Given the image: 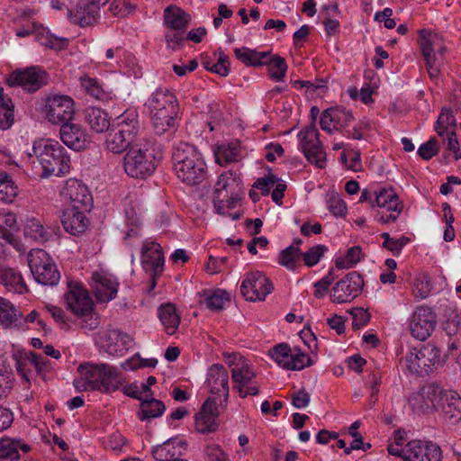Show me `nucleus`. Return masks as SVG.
Listing matches in <instances>:
<instances>
[{"mask_svg": "<svg viewBox=\"0 0 461 461\" xmlns=\"http://www.w3.org/2000/svg\"><path fill=\"white\" fill-rule=\"evenodd\" d=\"M292 353L293 350L285 343H280L270 350L271 357L278 364V366L285 369H287L289 366L288 362L290 360V357H292Z\"/></svg>", "mask_w": 461, "mask_h": 461, "instance_id": "48", "label": "nucleus"}, {"mask_svg": "<svg viewBox=\"0 0 461 461\" xmlns=\"http://www.w3.org/2000/svg\"><path fill=\"white\" fill-rule=\"evenodd\" d=\"M207 384L211 393L222 395L223 402H227L230 391L229 374L222 365L214 364L208 369Z\"/></svg>", "mask_w": 461, "mask_h": 461, "instance_id": "23", "label": "nucleus"}, {"mask_svg": "<svg viewBox=\"0 0 461 461\" xmlns=\"http://www.w3.org/2000/svg\"><path fill=\"white\" fill-rule=\"evenodd\" d=\"M79 376L73 384L78 392L99 391L109 393L116 391L122 384V378L116 367L107 364L83 363L77 367Z\"/></svg>", "mask_w": 461, "mask_h": 461, "instance_id": "1", "label": "nucleus"}, {"mask_svg": "<svg viewBox=\"0 0 461 461\" xmlns=\"http://www.w3.org/2000/svg\"><path fill=\"white\" fill-rule=\"evenodd\" d=\"M228 301H230L229 294L224 290L217 289L206 298L205 303L210 310L220 311Z\"/></svg>", "mask_w": 461, "mask_h": 461, "instance_id": "55", "label": "nucleus"}, {"mask_svg": "<svg viewBox=\"0 0 461 461\" xmlns=\"http://www.w3.org/2000/svg\"><path fill=\"white\" fill-rule=\"evenodd\" d=\"M211 72L218 74L221 77H227L230 72V59L223 52H220L218 60L212 65Z\"/></svg>", "mask_w": 461, "mask_h": 461, "instance_id": "63", "label": "nucleus"}, {"mask_svg": "<svg viewBox=\"0 0 461 461\" xmlns=\"http://www.w3.org/2000/svg\"><path fill=\"white\" fill-rule=\"evenodd\" d=\"M227 363L230 367L233 390H237L241 398L248 395H258V385L253 381L256 376L248 360L242 356L233 353L229 355Z\"/></svg>", "mask_w": 461, "mask_h": 461, "instance_id": "7", "label": "nucleus"}, {"mask_svg": "<svg viewBox=\"0 0 461 461\" xmlns=\"http://www.w3.org/2000/svg\"><path fill=\"white\" fill-rule=\"evenodd\" d=\"M42 167V176H61L70 171L71 160L67 149L57 140L35 142L32 148Z\"/></svg>", "mask_w": 461, "mask_h": 461, "instance_id": "5", "label": "nucleus"}, {"mask_svg": "<svg viewBox=\"0 0 461 461\" xmlns=\"http://www.w3.org/2000/svg\"><path fill=\"white\" fill-rule=\"evenodd\" d=\"M191 16L176 6H167L164 10V23L167 29L186 30Z\"/></svg>", "mask_w": 461, "mask_h": 461, "instance_id": "32", "label": "nucleus"}, {"mask_svg": "<svg viewBox=\"0 0 461 461\" xmlns=\"http://www.w3.org/2000/svg\"><path fill=\"white\" fill-rule=\"evenodd\" d=\"M14 122V104L11 98L5 97L0 87V130L9 129Z\"/></svg>", "mask_w": 461, "mask_h": 461, "instance_id": "39", "label": "nucleus"}, {"mask_svg": "<svg viewBox=\"0 0 461 461\" xmlns=\"http://www.w3.org/2000/svg\"><path fill=\"white\" fill-rule=\"evenodd\" d=\"M186 30L167 29L165 32V39L168 48L178 50L184 46L186 37H185Z\"/></svg>", "mask_w": 461, "mask_h": 461, "instance_id": "51", "label": "nucleus"}, {"mask_svg": "<svg viewBox=\"0 0 461 461\" xmlns=\"http://www.w3.org/2000/svg\"><path fill=\"white\" fill-rule=\"evenodd\" d=\"M351 315L353 318L352 327L354 330H358L368 323L370 321V313L367 310L363 308H355L351 311Z\"/></svg>", "mask_w": 461, "mask_h": 461, "instance_id": "62", "label": "nucleus"}, {"mask_svg": "<svg viewBox=\"0 0 461 461\" xmlns=\"http://www.w3.org/2000/svg\"><path fill=\"white\" fill-rule=\"evenodd\" d=\"M153 142L140 139L127 150L123 157V169L132 178L145 179L151 176L156 167V155Z\"/></svg>", "mask_w": 461, "mask_h": 461, "instance_id": "6", "label": "nucleus"}, {"mask_svg": "<svg viewBox=\"0 0 461 461\" xmlns=\"http://www.w3.org/2000/svg\"><path fill=\"white\" fill-rule=\"evenodd\" d=\"M236 58L246 66H264L267 63V51L258 52L249 48H238L234 50Z\"/></svg>", "mask_w": 461, "mask_h": 461, "instance_id": "38", "label": "nucleus"}, {"mask_svg": "<svg viewBox=\"0 0 461 461\" xmlns=\"http://www.w3.org/2000/svg\"><path fill=\"white\" fill-rule=\"evenodd\" d=\"M24 234L34 240L45 242L47 241L51 233L42 225L41 221L36 218L27 220Z\"/></svg>", "mask_w": 461, "mask_h": 461, "instance_id": "40", "label": "nucleus"}, {"mask_svg": "<svg viewBox=\"0 0 461 461\" xmlns=\"http://www.w3.org/2000/svg\"><path fill=\"white\" fill-rule=\"evenodd\" d=\"M363 286V277L356 271L350 272L332 287L330 300L336 303H350L362 293Z\"/></svg>", "mask_w": 461, "mask_h": 461, "instance_id": "12", "label": "nucleus"}, {"mask_svg": "<svg viewBox=\"0 0 461 461\" xmlns=\"http://www.w3.org/2000/svg\"><path fill=\"white\" fill-rule=\"evenodd\" d=\"M17 194V187L14 185L13 181H7L4 184L0 183V199L6 202L12 203L14 198Z\"/></svg>", "mask_w": 461, "mask_h": 461, "instance_id": "64", "label": "nucleus"}, {"mask_svg": "<svg viewBox=\"0 0 461 461\" xmlns=\"http://www.w3.org/2000/svg\"><path fill=\"white\" fill-rule=\"evenodd\" d=\"M234 185H238V183L232 172L228 171L220 175L214 187V198L227 197L232 192Z\"/></svg>", "mask_w": 461, "mask_h": 461, "instance_id": "42", "label": "nucleus"}, {"mask_svg": "<svg viewBox=\"0 0 461 461\" xmlns=\"http://www.w3.org/2000/svg\"><path fill=\"white\" fill-rule=\"evenodd\" d=\"M31 447L18 439L2 438L0 440V460L19 461L20 451L27 453Z\"/></svg>", "mask_w": 461, "mask_h": 461, "instance_id": "31", "label": "nucleus"}, {"mask_svg": "<svg viewBox=\"0 0 461 461\" xmlns=\"http://www.w3.org/2000/svg\"><path fill=\"white\" fill-rule=\"evenodd\" d=\"M120 330L108 327L100 330L95 335V341L101 348L110 355H118Z\"/></svg>", "mask_w": 461, "mask_h": 461, "instance_id": "27", "label": "nucleus"}, {"mask_svg": "<svg viewBox=\"0 0 461 461\" xmlns=\"http://www.w3.org/2000/svg\"><path fill=\"white\" fill-rule=\"evenodd\" d=\"M100 8L91 4L90 2L86 4L81 11H77L79 14V20L81 26H86L94 23L99 17Z\"/></svg>", "mask_w": 461, "mask_h": 461, "instance_id": "50", "label": "nucleus"}, {"mask_svg": "<svg viewBox=\"0 0 461 461\" xmlns=\"http://www.w3.org/2000/svg\"><path fill=\"white\" fill-rule=\"evenodd\" d=\"M46 119L51 123L61 125L72 120L75 110L74 101L68 95H53L46 100Z\"/></svg>", "mask_w": 461, "mask_h": 461, "instance_id": "15", "label": "nucleus"}, {"mask_svg": "<svg viewBox=\"0 0 461 461\" xmlns=\"http://www.w3.org/2000/svg\"><path fill=\"white\" fill-rule=\"evenodd\" d=\"M327 249L325 245H316L309 249L306 252L301 253V258L307 267H313L320 261Z\"/></svg>", "mask_w": 461, "mask_h": 461, "instance_id": "56", "label": "nucleus"}, {"mask_svg": "<svg viewBox=\"0 0 461 461\" xmlns=\"http://www.w3.org/2000/svg\"><path fill=\"white\" fill-rule=\"evenodd\" d=\"M363 258L362 249L359 246H354L348 249L344 257L338 258L335 261L338 269H348L358 263Z\"/></svg>", "mask_w": 461, "mask_h": 461, "instance_id": "44", "label": "nucleus"}, {"mask_svg": "<svg viewBox=\"0 0 461 461\" xmlns=\"http://www.w3.org/2000/svg\"><path fill=\"white\" fill-rule=\"evenodd\" d=\"M80 84L85 91L96 100L104 101L107 99V94L96 79L85 76L80 77Z\"/></svg>", "mask_w": 461, "mask_h": 461, "instance_id": "47", "label": "nucleus"}, {"mask_svg": "<svg viewBox=\"0 0 461 461\" xmlns=\"http://www.w3.org/2000/svg\"><path fill=\"white\" fill-rule=\"evenodd\" d=\"M300 149L307 160L320 168L325 167L326 153L319 140V132L314 123L303 128L298 133Z\"/></svg>", "mask_w": 461, "mask_h": 461, "instance_id": "10", "label": "nucleus"}, {"mask_svg": "<svg viewBox=\"0 0 461 461\" xmlns=\"http://www.w3.org/2000/svg\"><path fill=\"white\" fill-rule=\"evenodd\" d=\"M406 366L411 373L420 376L428 375L440 363V350L428 343L420 348H413L406 355Z\"/></svg>", "mask_w": 461, "mask_h": 461, "instance_id": "8", "label": "nucleus"}, {"mask_svg": "<svg viewBox=\"0 0 461 461\" xmlns=\"http://www.w3.org/2000/svg\"><path fill=\"white\" fill-rule=\"evenodd\" d=\"M172 160L176 176L183 183L197 185L206 178V164L195 147L180 142L174 149Z\"/></svg>", "mask_w": 461, "mask_h": 461, "instance_id": "3", "label": "nucleus"}, {"mask_svg": "<svg viewBox=\"0 0 461 461\" xmlns=\"http://www.w3.org/2000/svg\"><path fill=\"white\" fill-rule=\"evenodd\" d=\"M375 203L382 210H386L387 212L401 213L402 210L399 197L392 188L383 187L375 191V199L372 206H374Z\"/></svg>", "mask_w": 461, "mask_h": 461, "instance_id": "34", "label": "nucleus"}, {"mask_svg": "<svg viewBox=\"0 0 461 461\" xmlns=\"http://www.w3.org/2000/svg\"><path fill=\"white\" fill-rule=\"evenodd\" d=\"M406 461H441L442 451L430 441L411 440L405 445Z\"/></svg>", "mask_w": 461, "mask_h": 461, "instance_id": "19", "label": "nucleus"}, {"mask_svg": "<svg viewBox=\"0 0 461 461\" xmlns=\"http://www.w3.org/2000/svg\"><path fill=\"white\" fill-rule=\"evenodd\" d=\"M439 150L438 143L435 138H431L418 149V155L425 160L432 158Z\"/></svg>", "mask_w": 461, "mask_h": 461, "instance_id": "60", "label": "nucleus"}, {"mask_svg": "<svg viewBox=\"0 0 461 461\" xmlns=\"http://www.w3.org/2000/svg\"><path fill=\"white\" fill-rule=\"evenodd\" d=\"M455 124L456 122L451 110L443 108L436 122L435 130L439 136H443L447 131H450L448 127H454Z\"/></svg>", "mask_w": 461, "mask_h": 461, "instance_id": "49", "label": "nucleus"}, {"mask_svg": "<svg viewBox=\"0 0 461 461\" xmlns=\"http://www.w3.org/2000/svg\"><path fill=\"white\" fill-rule=\"evenodd\" d=\"M419 45L422 54L447 50L442 37L436 32L428 29L419 31Z\"/></svg>", "mask_w": 461, "mask_h": 461, "instance_id": "29", "label": "nucleus"}, {"mask_svg": "<svg viewBox=\"0 0 461 461\" xmlns=\"http://www.w3.org/2000/svg\"><path fill=\"white\" fill-rule=\"evenodd\" d=\"M64 194L69 200L68 209H81L90 211L93 205V197L88 187L81 181L70 178L66 182Z\"/></svg>", "mask_w": 461, "mask_h": 461, "instance_id": "18", "label": "nucleus"}, {"mask_svg": "<svg viewBox=\"0 0 461 461\" xmlns=\"http://www.w3.org/2000/svg\"><path fill=\"white\" fill-rule=\"evenodd\" d=\"M153 129L158 135L174 131L177 127L179 111L176 95L167 89L158 88L146 103Z\"/></svg>", "mask_w": 461, "mask_h": 461, "instance_id": "2", "label": "nucleus"}, {"mask_svg": "<svg viewBox=\"0 0 461 461\" xmlns=\"http://www.w3.org/2000/svg\"><path fill=\"white\" fill-rule=\"evenodd\" d=\"M277 181L278 177L276 175L268 174L265 177L258 178L255 181L253 187L260 190L263 195H268L271 187L274 186Z\"/></svg>", "mask_w": 461, "mask_h": 461, "instance_id": "61", "label": "nucleus"}, {"mask_svg": "<svg viewBox=\"0 0 461 461\" xmlns=\"http://www.w3.org/2000/svg\"><path fill=\"white\" fill-rule=\"evenodd\" d=\"M59 137L67 147L77 151L86 149L91 142L86 130L82 125L71 122L61 125Z\"/></svg>", "mask_w": 461, "mask_h": 461, "instance_id": "20", "label": "nucleus"}, {"mask_svg": "<svg viewBox=\"0 0 461 461\" xmlns=\"http://www.w3.org/2000/svg\"><path fill=\"white\" fill-rule=\"evenodd\" d=\"M301 253H297L296 249L294 247H287L283 249L279 254V264L285 267L287 269L294 270L296 262L300 260Z\"/></svg>", "mask_w": 461, "mask_h": 461, "instance_id": "54", "label": "nucleus"}, {"mask_svg": "<svg viewBox=\"0 0 461 461\" xmlns=\"http://www.w3.org/2000/svg\"><path fill=\"white\" fill-rule=\"evenodd\" d=\"M31 272L39 284L56 285L60 279V273L49 254L43 249H32L28 256Z\"/></svg>", "mask_w": 461, "mask_h": 461, "instance_id": "9", "label": "nucleus"}, {"mask_svg": "<svg viewBox=\"0 0 461 461\" xmlns=\"http://www.w3.org/2000/svg\"><path fill=\"white\" fill-rule=\"evenodd\" d=\"M240 158V149L238 144L229 143L221 145L215 152V159L219 164H227L238 161Z\"/></svg>", "mask_w": 461, "mask_h": 461, "instance_id": "41", "label": "nucleus"}, {"mask_svg": "<svg viewBox=\"0 0 461 461\" xmlns=\"http://www.w3.org/2000/svg\"><path fill=\"white\" fill-rule=\"evenodd\" d=\"M140 131L139 114L136 111L127 110L117 117L116 122L108 130L105 140L106 149L113 154L126 151L138 140Z\"/></svg>", "mask_w": 461, "mask_h": 461, "instance_id": "4", "label": "nucleus"}, {"mask_svg": "<svg viewBox=\"0 0 461 461\" xmlns=\"http://www.w3.org/2000/svg\"><path fill=\"white\" fill-rule=\"evenodd\" d=\"M436 410H440L445 420L456 423L461 420V397L453 391H445L441 388V393L437 399Z\"/></svg>", "mask_w": 461, "mask_h": 461, "instance_id": "22", "label": "nucleus"}, {"mask_svg": "<svg viewBox=\"0 0 461 461\" xmlns=\"http://www.w3.org/2000/svg\"><path fill=\"white\" fill-rule=\"evenodd\" d=\"M441 393V386L430 384L412 393L408 398V404L418 415L430 413L436 410L438 397Z\"/></svg>", "mask_w": 461, "mask_h": 461, "instance_id": "16", "label": "nucleus"}, {"mask_svg": "<svg viewBox=\"0 0 461 461\" xmlns=\"http://www.w3.org/2000/svg\"><path fill=\"white\" fill-rule=\"evenodd\" d=\"M239 201V195L234 194L233 192H230L227 197L214 198L213 203L214 208L219 214H225L226 209L234 208Z\"/></svg>", "mask_w": 461, "mask_h": 461, "instance_id": "58", "label": "nucleus"}, {"mask_svg": "<svg viewBox=\"0 0 461 461\" xmlns=\"http://www.w3.org/2000/svg\"><path fill=\"white\" fill-rule=\"evenodd\" d=\"M186 447L187 443L185 440L173 438L155 447L152 450V455L158 461L181 460L179 456L183 455Z\"/></svg>", "mask_w": 461, "mask_h": 461, "instance_id": "25", "label": "nucleus"}, {"mask_svg": "<svg viewBox=\"0 0 461 461\" xmlns=\"http://www.w3.org/2000/svg\"><path fill=\"white\" fill-rule=\"evenodd\" d=\"M135 10V5L128 0H113L110 5V12L114 16L125 17Z\"/></svg>", "mask_w": 461, "mask_h": 461, "instance_id": "59", "label": "nucleus"}, {"mask_svg": "<svg viewBox=\"0 0 461 461\" xmlns=\"http://www.w3.org/2000/svg\"><path fill=\"white\" fill-rule=\"evenodd\" d=\"M445 52L422 54L428 74L431 79L438 77L445 60Z\"/></svg>", "mask_w": 461, "mask_h": 461, "instance_id": "43", "label": "nucleus"}, {"mask_svg": "<svg viewBox=\"0 0 461 461\" xmlns=\"http://www.w3.org/2000/svg\"><path fill=\"white\" fill-rule=\"evenodd\" d=\"M81 209L66 208L62 214L61 222L65 230L71 235H79L86 231L89 221L86 216V212Z\"/></svg>", "mask_w": 461, "mask_h": 461, "instance_id": "26", "label": "nucleus"}, {"mask_svg": "<svg viewBox=\"0 0 461 461\" xmlns=\"http://www.w3.org/2000/svg\"><path fill=\"white\" fill-rule=\"evenodd\" d=\"M265 60L267 61L266 65L268 66L270 77L277 82L283 81L287 70V65L285 59L280 56H275L273 58L268 56Z\"/></svg>", "mask_w": 461, "mask_h": 461, "instance_id": "45", "label": "nucleus"}, {"mask_svg": "<svg viewBox=\"0 0 461 461\" xmlns=\"http://www.w3.org/2000/svg\"><path fill=\"white\" fill-rule=\"evenodd\" d=\"M432 290V285L429 275L420 274L418 275L412 283V294L417 299L427 298Z\"/></svg>", "mask_w": 461, "mask_h": 461, "instance_id": "46", "label": "nucleus"}, {"mask_svg": "<svg viewBox=\"0 0 461 461\" xmlns=\"http://www.w3.org/2000/svg\"><path fill=\"white\" fill-rule=\"evenodd\" d=\"M330 113H333V119H335L334 128L337 131L348 126L354 120L351 112L343 107H331Z\"/></svg>", "mask_w": 461, "mask_h": 461, "instance_id": "57", "label": "nucleus"}, {"mask_svg": "<svg viewBox=\"0 0 461 461\" xmlns=\"http://www.w3.org/2000/svg\"><path fill=\"white\" fill-rule=\"evenodd\" d=\"M118 285L116 279L104 272H95L92 275L91 288L99 303H107L114 299Z\"/></svg>", "mask_w": 461, "mask_h": 461, "instance_id": "21", "label": "nucleus"}, {"mask_svg": "<svg viewBox=\"0 0 461 461\" xmlns=\"http://www.w3.org/2000/svg\"><path fill=\"white\" fill-rule=\"evenodd\" d=\"M158 317L164 326L165 331L168 335L175 334L181 321L176 306L170 303L162 304L158 308Z\"/></svg>", "mask_w": 461, "mask_h": 461, "instance_id": "35", "label": "nucleus"}, {"mask_svg": "<svg viewBox=\"0 0 461 461\" xmlns=\"http://www.w3.org/2000/svg\"><path fill=\"white\" fill-rule=\"evenodd\" d=\"M85 121L95 132L101 133L110 129V117L108 113L97 107H88L84 112Z\"/></svg>", "mask_w": 461, "mask_h": 461, "instance_id": "33", "label": "nucleus"}, {"mask_svg": "<svg viewBox=\"0 0 461 461\" xmlns=\"http://www.w3.org/2000/svg\"><path fill=\"white\" fill-rule=\"evenodd\" d=\"M141 265L143 269L150 275L151 284L149 290H153L164 268V255L161 246L155 241H147L142 249Z\"/></svg>", "mask_w": 461, "mask_h": 461, "instance_id": "17", "label": "nucleus"}, {"mask_svg": "<svg viewBox=\"0 0 461 461\" xmlns=\"http://www.w3.org/2000/svg\"><path fill=\"white\" fill-rule=\"evenodd\" d=\"M436 324L437 317L433 311L427 306H419L410 319L409 330L413 338L423 341L432 334Z\"/></svg>", "mask_w": 461, "mask_h": 461, "instance_id": "14", "label": "nucleus"}, {"mask_svg": "<svg viewBox=\"0 0 461 461\" xmlns=\"http://www.w3.org/2000/svg\"><path fill=\"white\" fill-rule=\"evenodd\" d=\"M289 359L287 370H302L305 366L312 365L311 357L297 348H294L292 357Z\"/></svg>", "mask_w": 461, "mask_h": 461, "instance_id": "52", "label": "nucleus"}, {"mask_svg": "<svg viewBox=\"0 0 461 461\" xmlns=\"http://www.w3.org/2000/svg\"><path fill=\"white\" fill-rule=\"evenodd\" d=\"M27 359L35 367L37 374L44 378L46 373L50 369V360L35 352L27 353Z\"/></svg>", "mask_w": 461, "mask_h": 461, "instance_id": "53", "label": "nucleus"}, {"mask_svg": "<svg viewBox=\"0 0 461 461\" xmlns=\"http://www.w3.org/2000/svg\"><path fill=\"white\" fill-rule=\"evenodd\" d=\"M140 410L138 412V418L140 420L155 419L160 417L165 411V404L162 401L146 395L140 402Z\"/></svg>", "mask_w": 461, "mask_h": 461, "instance_id": "36", "label": "nucleus"}, {"mask_svg": "<svg viewBox=\"0 0 461 461\" xmlns=\"http://www.w3.org/2000/svg\"><path fill=\"white\" fill-rule=\"evenodd\" d=\"M0 284L10 293L22 294L28 291L22 275L14 268L0 267Z\"/></svg>", "mask_w": 461, "mask_h": 461, "instance_id": "28", "label": "nucleus"}, {"mask_svg": "<svg viewBox=\"0 0 461 461\" xmlns=\"http://www.w3.org/2000/svg\"><path fill=\"white\" fill-rule=\"evenodd\" d=\"M214 409H216L214 403L209 400L203 403L202 410L194 417L197 431L209 433L216 430L217 424L215 422V415L213 414Z\"/></svg>", "mask_w": 461, "mask_h": 461, "instance_id": "30", "label": "nucleus"}, {"mask_svg": "<svg viewBox=\"0 0 461 461\" xmlns=\"http://www.w3.org/2000/svg\"><path fill=\"white\" fill-rule=\"evenodd\" d=\"M273 284L261 272L246 275L240 285V293L247 301H263L273 290Z\"/></svg>", "mask_w": 461, "mask_h": 461, "instance_id": "13", "label": "nucleus"}, {"mask_svg": "<svg viewBox=\"0 0 461 461\" xmlns=\"http://www.w3.org/2000/svg\"><path fill=\"white\" fill-rule=\"evenodd\" d=\"M68 307L77 315L86 314L93 309V301L88 292L79 285H68L65 294Z\"/></svg>", "mask_w": 461, "mask_h": 461, "instance_id": "24", "label": "nucleus"}, {"mask_svg": "<svg viewBox=\"0 0 461 461\" xmlns=\"http://www.w3.org/2000/svg\"><path fill=\"white\" fill-rule=\"evenodd\" d=\"M49 76L41 67L16 69L6 78L10 86H19L28 93H34L48 84Z\"/></svg>", "mask_w": 461, "mask_h": 461, "instance_id": "11", "label": "nucleus"}, {"mask_svg": "<svg viewBox=\"0 0 461 461\" xmlns=\"http://www.w3.org/2000/svg\"><path fill=\"white\" fill-rule=\"evenodd\" d=\"M21 319V312L8 300L0 297V324L5 328L18 326Z\"/></svg>", "mask_w": 461, "mask_h": 461, "instance_id": "37", "label": "nucleus"}]
</instances>
